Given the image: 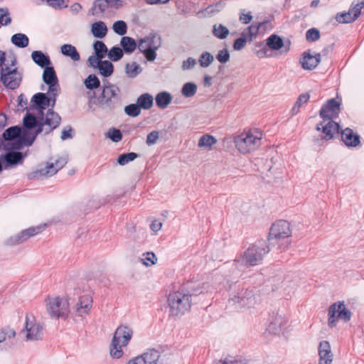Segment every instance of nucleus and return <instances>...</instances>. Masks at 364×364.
<instances>
[{"label":"nucleus","instance_id":"obj_1","mask_svg":"<svg viewBox=\"0 0 364 364\" xmlns=\"http://www.w3.org/2000/svg\"><path fill=\"white\" fill-rule=\"evenodd\" d=\"M203 294L198 284L187 282L176 291L171 292L168 296L169 316L173 317L181 316L188 312L191 307L192 297Z\"/></svg>","mask_w":364,"mask_h":364},{"label":"nucleus","instance_id":"obj_2","mask_svg":"<svg viewBox=\"0 0 364 364\" xmlns=\"http://www.w3.org/2000/svg\"><path fill=\"white\" fill-rule=\"evenodd\" d=\"M291 237L290 223L285 220H279L272 225L267 241L269 246H277V250L282 252L289 249L291 243Z\"/></svg>","mask_w":364,"mask_h":364},{"label":"nucleus","instance_id":"obj_3","mask_svg":"<svg viewBox=\"0 0 364 364\" xmlns=\"http://www.w3.org/2000/svg\"><path fill=\"white\" fill-rule=\"evenodd\" d=\"M341 105V101H338L334 98L327 100V102L322 105L319 111V115L323 119L329 120L327 124L322 127V129L321 130L324 134V136H321L322 139H332L335 132L337 133L340 132V124L332 119L338 117Z\"/></svg>","mask_w":364,"mask_h":364},{"label":"nucleus","instance_id":"obj_4","mask_svg":"<svg viewBox=\"0 0 364 364\" xmlns=\"http://www.w3.org/2000/svg\"><path fill=\"white\" fill-rule=\"evenodd\" d=\"M32 131L26 129L24 127L21 129L18 126L6 129L2 134V139L6 141L4 144V149L19 150L23 146H31L33 144H29L28 141L32 139Z\"/></svg>","mask_w":364,"mask_h":364},{"label":"nucleus","instance_id":"obj_5","mask_svg":"<svg viewBox=\"0 0 364 364\" xmlns=\"http://www.w3.org/2000/svg\"><path fill=\"white\" fill-rule=\"evenodd\" d=\"M269 251L270 247L266 240H257L244 252L241 262L247 267L255 266L263 260Z\"/></svg>","mask_w":364,"mask_h":364},{"label":"nucleus","instance_id":"obj_6","mask_svg":"<svg viewBox=\"0 0 364 364\" xmlns=\"http://www.w3.org/2000/svg\"><path fill=\"white\" fill-rule=\"evenodd\" d=\"M60 116L57 112H55L53 109H48L45 117L41 119V121L38 123L36 127L33 129L32 139L31 138V140L28 141V143L33 144L37 136L41 133H43L44 135H48L52 133L60 126Z\"/></svg>","mask_w":364,"mask_h":364},{"label":"nucleus","instance_id":"obj_7","mask_svg":"<svg viewBox=\"0 0 364 364\" xmlns=\"http://www.w3.org/2000/svg\"><path fill=\"white\" fill-rule=\"evenodd\" d=\"M120 90L108 81L104 82L102 93L97 98V105L103 109L113 110L120 102Z\"/></svg>","mask_w":364,"mask_h":364},{"label":"nucleus","instance_id":"obj_8","mask_svg":"<svg viewBox=\"0 0 364 364\" xmlns=\"http://www.w3.org/2000/svg\"><path fill=\"white\" fill-rule=\"evenodd\" d=\"M262 134L257 135L251 131L243 132L234 137L233 141L240 153L246 154L254 151L260 146Z\"/></svg>","mask_w":364,"mask_h":364},{"label":"nucleus","instance_id":"obj_9","mask_svg":"<svg viewBox=\"0 0 364 364\" xmlns=\"http://www.w3.org/2000/svg\"><path fill=\"white\" fill-rule=\"evenodd\" d=\"M161 37L155 33L141 38L138 43V49L149 62H153L156 58V50L161 47Z\"/></svg>","mask_w":364,"mask_h":364},{"label":"nucleus","instance_id":"obj_10","mask_svg":"<svg viewBox=\"0 0 364 364\" xmlns=\"http://www.w3.org/2000/svg\"><path fill=\"white\" fill-rule=\"evenodd\" d=\"M68 163L65 157H59L55 163H47L44 168L33 170L27 174L29 180H38L47 176H52Z\"/></svg>","mask_w":364,"mask_h":364},{"label":"nucleus","instance_id":"obj_11","mask_svg":"<svg viewBox=\"0 0 364 364\" xmlns=\"http://www.w3.org/2000/svg\"><path fill=\"white\" fill-rule=\"evenodd\" d=\"M351 316L352 313L346 309L344 301L335 302L328 308V325L332 328L336 326L338 320L347 322L350 320Z\"/></svg>","mask_w":364,"mask_h":364},{"label":"nucleus","instance_id":"obj_12","mask_svg":"<svg viewBox=\"0 0 364 364\" xmlns=\"http://www.w3.org/2000/svg\"><path fill=\"white\" fill-rule=\"evenodd\" d=\"M23 74L16 68H11L9 65L1 68L0 80L8 89H17L22 81Z\"/></svg>","mask_w":364,"mask_h":364},{"label":"nucleus","instance_id":"obj_13","mask_svg":"<svg viewBox=\"0 0 364 364\" xmlns=\"http://www.w3.org/2000/svg\"><path fill=\"white\" fill-rule=\"evenodd\" d=\"M24 329L26 331V337L28 341H38L42 339L43 326L36 321V318L33 314H26Z\"/></svg>","mask_w":364,"mask_h":364},{"label":"nucleus","instance_id":"obj_14","mask_svg":"<svg viewBox=\"0 0 364 364\" xmlns=\"http://www.w3.org/2000/svg\"><path fill=\"white\" fill-rule=\"evenodd\" d=\"M268 23H269V21L265 20L262 22L257 23L256 25L252 24L249 26L242 33L240 38L235 40L233 43L234 50H240L242 49L247 43V38H249V41H252V36L257 35L259 29Z\"/></svg>","mask_w":364,"mask_h":364},{"label":"nucleus","instance_id":"obj_15","mask_svg":"<svg viewBox=\"0 0 364 364\" xmlns=\"http://www.w3.org/2000/svg\"><path fill=\"white\" fill-rule=\"evenodd\" d=\"M68 304L63 301L59 297L52 299L47 304V309L51 317L59 318L67 316Z\"/></svg>","mask_w":364,"mask_h":364},{"label":"nucleus","instance_id":"obj_16","mask_svg":"<svg viewBox=\"0 0 364 364\" xmlns=\"http://www.w3.org/2000/svg\"><path fill=\"white\" fill-rule=\"evenodd\" d=\"M43 228L41 226L31 227L28 229L23 230L19 233L11 236L6 241L8 245H16L23 242L31 237H33L42 231Z\"/></svg>","mask_w":364,"mask_h":364},{"label":"nucleus","instance_id":"obj_17","mask_svg":"<svg viewBox=\"0 0 364 364\" xmlns=\"http://www.w3.org/2000/svg\"><path fill=\"white\" fill-rule=\"evenodd\" d=\"M6 151V153L1 156L5 168H9L23 164L25 155L22 152L12 149Z\"/></svg>","mask_w":364,"mask_h":364},{"label":"nucleus","instance_id":"obj_18","mask_svg":"<svg viewBox=\"0 0 364 364\" xmlns=\"http://www.w3.org/2000/svg\"><path fill=\"white\" fill-rule=\"evenodd\" d=\"M140 356L143 358L146 364H171L168 359L166 358L165 355H162L154 348L148 349Z\"/></svg>","mask_w":364,"mask_h":364},{"label":"nucleus","instance_id":"obj_19","mask_svg":"<svg viewBox=\"0 0 364 364\" xmlns=\"http://www.w3.org/2000/svg\"><path fill=\"white\" fill-rule=\"evenodd\" d=\"M321 61L320 53H311V50H307L302 53L299 62L304 70H312L317 67Z\"/></svg>","mask_w":364,"mask_h":364},{"label":"nucleus","instance_id":"obj_20","mask_svg":"<svg viewBox=\"0 0 364 364\" xmlns=\"http://www.w3.org/2000/svg\"><path fill=\"white\" fill-rule=\"evenodd\" d=\"M253 297L252 290L242 289L240 291L234 294L230 300L234 304H237L240 306H245L252 304Z\"/></svg>","mask_w":364,"mask_h":364},{"label":"nucleus","instance_id":"obj_21","mask_svg":"<svg viewBox=\"0 0 364 364\" xmlns=\"http://www.w3.org/2000/svg\"><path fill=\"white\" fill-rule=\"evenodd\" d=\"M38 110V115L27 112L23 119V127L28 130H33L41 119L45 117L44 111L46 109L36 108Z\"/></svg>","mask_w":364,"mask_h":364},{"label":"nucleus","instance_id":"obj_22","mask_svg":"<svg viewBox=\"0 0 364 364\" xmlns=\"http://www.w3.org/2000/svg\"><path fill=\"white\" fill-rule=\"evenodd\" d=\"M133 336V330L128 326L120 325L118 326L114 333L113 338L122 343V346H127L131 341Z\"/></svg>","mask_w":364,"mask_h":364},{"label":"nucleus","instance_id":"obj_23","mask_svg":"<svg viewBox=\"0 0 364 364\" xmlns=\"http://www.w3.org/2000/svg\"><path fill=\"white\" fill-rule=\"evenodd\" d=\"M318 364H331L333 361V353L328 341H321L318 346Z\"/></svg>","mask_w":364,"mask_h":364},{"label":"nucleus","instance_id":"obj_24","mask_svg":"<svg viewBox=\"0 0 364 364\" xmlns=\"http://www.w3.org/2000/svg\"><path fill=\"white\" fill-rule=\"evenodd\" d=\"M341 140L348 147H355L360 144V136L355 134L350 128H346L341 131Z\"/></svg>","mask_w":364,"mask_h":364},{"label":"nucleus","instance_id":"obj_25","mask_svg":"<svg viewBox=\"0 0 364 364\" xmlns=\"http://www.w3.org/2000/svg\"><path fill=\"white\" fill-rule=\"evenodd\" d=\"M92 297L90 295H82L80 296L79 301L76 304V313L78 316H82L84 314H88L92 306Z\"/></svg>","mask_w":364,"mask_h":364},{"label":"nucleus","instance_id":"obj_26","mask_svg":"<svg viewBox=\"0 0 364 364\" xmlns=\"http://www.w3.org/2000/svg\"><path fill=\"white\" fill-rule=\"evenodd\" d=\"M352 5L347 12L338 13L336 16V20L340 23H349L354 22L358 17V11H353Z\"/></svg>","mask_w":364,"mask_h":364},{"label":"nucleus","instance_id":"obj_27","mask_svg":"<svg viewBox=\"0 0 364 364\" xmlns=\"http://www.w3.org/2000/svg\"><path fill=\"white\" fill-rule=\"evenodd\" d=\"M31 102L35 108L46 109L50 107V98L47 93L38 92L31 98Z\"/></svg>","mask_w":364,"mask_h":364},{"label":"nucleus","instance_id":"obj_28","mask_svg":"<svg viewBox=\"0 0 364 364\" xmlns=\"http://www.w3.org/2000/svg\"><path fill=\"white\" fill-rule=\"evenodd\" d=\"M31 58L33 62L42 68H45L51 65V60L49 55L45 54L41 50H34L31 53Z\"/></svg>","mask_w":364,"mask_h":364},{"label":"nucleus","instance_id":"obj_29","mask_svg":"<svg viewBox=\"0 0 364 364\" xmlns=\"http://www.w3.org/2000/svg\"><path fill=\"white\" fill-rule=\"evenodd\" d=\"M91 32L94 37L103 38L107 33V27L103 21H97L92 24Z\"/></svg>","mask_w":364,"mask_h":364},{"label":"nucleus","instance_id":"obj_30","mask_svg":"<svg viewBox=\"0 0 364 364\" xmlns=\"http://www.w3.org/2000/svg\"><path fill=\"white\" fill-rule=\"evenodd\" d=\"M142 70V68L136 62L127 63L124 67L127 77L132 79L136 77Z\"/></svg>","mask_w":364,"mask_h":364},{"label":"nucleus","instance_id":"obj_31","mask_svg":"<svg viewBox=\"0 0 364 364\" xmlns=\"http://www.w3.org/2000/svg\"><path fill=\"white\" fill-rule=\"evenodd\" d=\"M43 80L48 85L58 83V77L53 66L49 65L44 68Z\"/></svg>","mask_w":364,"mask_h":364},{"label":"nucleus","instance_id":"obj_32","mask_svg":"<svg viewBox=\"0 0 364 364\" xmlns=\"http://www.w3.org/2000/svg\"><path fill=\"white\" fill-rule=\"evenodd\" d=\"M267 46L270 50H279L284 46L283 38L277 35L272 34L266 39Z\"/></svg>","mask_w":364,"mask_h":364},{"label":"nucleus","instance_id":"obj_33","mask_svg":"<svg viewBox=\"0 0 364 364\" xmlns=\"http://www.w3.org/2000/svg\"><path fill=\"white\" fill-rule=\"evenodd\" d=\"M120 46L123 52L126 53H132L136 47L138 48V44H136L135 40L129 36H123L120 41Z\"/></svg>","mask_w":364,"mask_h":364},{"label":"nucleus","instance_id":"obj_34","mask_svg":"<svg viewBox=\"0 0 364 364\" xmlns=\"http://www.w3.org/2000/svg\"><path fill=\"white\" fill-rule=\"evenodd\" d=\"M61 53L67 57L70 58L74 61H77L80 59V54L76 48L71 44H64L60 48Z\"/></svg>","mask_w":364,"mask_h":364},{"label":"nucleus","instance_id":"obj_35","mask_svg":"<svg viewBox=\"0 0 364 364\" xmlns=\"http://www.w3.org/2000/svg\"><path fill=\"white\" fill-rule=\"evenodd\" d=\"M122 346L116 338H112V342L109 346V354L110 356L114 359H119L123 355Z\"/></svg>","mask_w":364,"mask_h":364},{"label":"nucleus","instance_id":"obj_36","mask_svg":"<svg viewBox=\"0 0 364 364\" xmlns=\"http://www.w3.org/2000/svg\"><path fill=\"white\" fill-rule=\"evenodd\" d=\"M172 97L170 93L164 91L158 93L155 97L157 107L165 109L171 103Z\"/></svg>","mask_w":364,"mask_h":364},{"label":"nucleus","instance_id":"obj_37","mask_svg":"<svg viewBox=\"0 0 364 364\" xmlns=\"http://www.w3.org/2000/svg\"><path fill=\"white\" fill-rule=\"evenodd\" d=\"M153 97L149 93L141 95L136 100V103L141 109H149L153 106Z\"/></svg>","mask_w":364,"mask_h":364},{"label":"nucleus","instance_id":"obj_38","mask_svg":"<svg viewBox=\"0 0 364 364\" xmlns=\"http://www.w3.org/2000/svg\"><path fill=\"white\" fill-rule=\"evenodd\" d=\"M11 41L16 47L20 48H24L28 46L29 39L26 34L16 33L12 36Z\"/></svg>","mask_w":364,"mask_h":364},{"label":"nucleus","instance_id":"obj_39","mask_svg":"<svg viewBox=\"0 0 364 364\" xmlns=\"http://www.w3.org/2000/svg\"><path fill=\"white\" fill-rule=\"evenodd\" d=\"M97 69L100 74L105 77L111 76L114 73L113 64L107 60H102Z\"/></svg>","mask_w":364,"mask_h":364},{"label":"nucleus","instance_id":"obj_40","mask_svg":"<svg viewBox=\"0 0 364 364\" xmlns=\"http://www.w3.org/2000/svg\"><path fill=\"white\" fill-rule=\"evenodd\" d=\"M109 7L107 0H95L91 9L92 15L104 13Z\"/></svg>","mask_w":364,"mask_h":364},{"label":"nucleus","instance_id":"obj_41","mask_svg":"<svg viewBox=\"0 0 364 364\" xmlns=\"http://www.w3.org/2000/svg\"><path fill=\"white\" fill-rule=\"evenodd\" d=\"M84 85L87 90H94L100 87V81L95 75L90 74L85 79Z\"/></svg>","mask_w":364,"mask_h":364},{"label":"nucleus","instance_id":"obj_42","mask_svg":"<svg viewBox=\"0 0 364 364\" xmlns=\"http://www.w3.org/2000/svg\"><path fill=\"white\" fill-rule=\"evenodd\" d=\"M197 92V85L193 82L185 83L181 89V94L185 97H191L196 95Z\"/></svg>","mask_w":364,"mask_h":364},{"label":"nucleus","instance_id":"obj_43","mask_svg":"<svg viewBox=\"0 0 364 364\" xmlns=\"http://www.w3.org/2000/svg\"><path fill=\"white\" fill-rule=\"evenodd\" d=\"M309 97L310 95L308 93L301 94L291 109V115H296V114H298L302 103H307V102L309 100Z\"/></svg>","mask_w":364,"mask_h":364},{"label":"nucleus","instance_id":"obj_44","mask_svg":"<svg viewBox=\"0 0 364 364\" xmlns=\"http://www.w3.org/2000/svg\"><path fill=\"white\" fill-rule=\"evenodd\" d=\"M269 50V48L267 46V43L264 44V42L262 41L256 43L254 52L258 58H262L270 56L268 53Z\"/></svg>","mask_w":364,"mask_h":364},{"label":"nucleus","instance_id":"obj_45","mask_svg":"<svg viewBox=\"0 0 364 364\" xmlns=\"http://www.w3.org/2000/svg\"><path fill=\"white\" fill-rule=\"evenodd\" d=\"M93 49L95 55L104 58L107 54L108 49L106 45L101 41H95L93 43Z\"/></svg>","mask_w":364,"mask_h":364},{"label":"nucleus","instance_id":"obj_46","mask_svg":"<svg viewBox=\"0 0 364 364\" xmlns=\"http://www.w3.org/2000/svg\"><path fill=\"white\" fill-rule=\"evenodd\" d=\"M216 143L217 139L213 136L206 134L200 136L198 143V146L199 147L210 148Z\"/></svg>","mask_w":364,"mask_h":364},{"label":"nucleus","instance_id":"obj_47","mask_svg":"<svg viewBox=\"0 0 364 364\" xmlns=\"http://www.w3.org/2000/svg\"><path fill=\"white\" fill-rule=\"evenodd\" d=\"M139 155L138 154L134 152L123 153L119 155L117 158V163L120 166H124L129 162L135 160L137 157H139Z\"/></svg>","mask_w":364,"mask_h":364},{"label":"nucleus","instance_id":"obj_48","mask_svg":"<svg viewBox=\"0 0 364 364\" xmlns=\"http://www.w3.org/2000/svg\"><path fill=\"white\" fill-rule=\"evenodd\" d=\"M213 34L219 39H225L229 34V30L222 24L214 25L213 28Z\"/></svg>","mask_w":364,"mask_h":364},{"label":"nucleus","instance_id":"obj_49","mask_svg":"<svg viewBox=\"0 0 364 364\" xmlns=\"http://www.w3.org/2000/svg\"><path fill=\"white\" fill-rule=\"evenodd\" d=\"M107 55L110 60L117 62L122 58L124 52L118 46H114L109 50Z\"/></svg>","mask_w":364,"mask_h":364},{"label":"nucleus","instance_id":"obj_50","mask_svg":"<svg viewBox=\"0 0 364 364\" xmlns=\"http://www.w3.org/2000/svg\"><path fill=\"white\" fill-rule=\"evenodd\" d=\"M112 29L115 33L124 36L127 32V25L125 21L119 20L113 23Z\"/></svg>","mask_w":364,"mask_h":364},{"label":"nucleus","instance_id":"obj_51","mask_svg":"<svg viewBox=\"0 0 364 364\" xmlns=\"http://www.w3.org/2000/svg\"><path fill=\"white\" fill-rule=\"evenodd\" d=\"M124 110L127 115L132 117H136L141 114V108L137 103L125 106Z\"/></svg>","mask_w":364,"mask_h":364},{"label":"nucleus","instance_id":"obj_52","mask_svg":"<svg viewBox=\"0 0 364 364\" xmlns=\"http://www.w3.org/2000/svg\"><path fill=\"white\" fill-rule=\"evenodd\" d=\"M213 55L205 51L200 55L198 62L202 68H207L213 63Z\"/></svg>","mask_w":364,"mask_h":364},{"label":"nucleus","instance_id":"obj_53","mask_svg":"<svg viewBox=\"0 0 364 364\" xmlns=\"http://www.w3.org/2000/svg\"><path fill=\"white\" fill-rule=\"evenodd\" d=\"M282 316L276 317L274 321H271L269 325V331L274 334L277 333L284 325Z\"/></svg>","mask_w":364,"mask_h":364},{"label":"nucleus","instance_id":"obj_54","mask_svg":"<svg viewBox=\"0 0 364 364\" xmlns=\"http://www.w3.org/2000/svg\"><path fill=\"white\" fill-rule=\"evenodd\" d=\"M142 263L146 266H151L156 263L157 258L156 255L152 252H147L143 255Z\"/></svg>","mask_w":364,"mask_h":364},{"label":"nucleus","instance_id":"obj_55","mask_svg":"<svg viewBox=\"0 0 364 364\" xmlns=\"http://www.w3.org/2000/svg\"><path fill=\"white\" fill-rule=\"evenodd\" d=\"M320 31L316 28H311L306 32V39L309 42H315L320 38Z\"/></svg>","mask_w":364,"mask_h":364},{"label":"nucleus","instance_id":"obj_56","mask_svg":"<svg viewBox=\"0 0 364 364\" xmlns=\"http://www.w3.org/2000/svg\"><path fill=\"white\" fill-rule=\"evenodd\" d=\"M16 336V331L9 328H4L0 331V343L4 342L6 338L11 339Z\"/></svg>","mask_w":364,"mask_h":364},{"label":"nucleus","instance_id":"obj_57","mask_svg":"<svg viewBox=\"0 0 364 364\" xmlns=\"http://www.w3.org/2000/svg\"><path fill=\"white\" fill-rule=\"evenodd\" d=\"M230 53L227 48H223L218 51V54L216 55L215 58L220 63H226L230 60Z\"/></svg>","mask_w":364,"mask_h":364},{"label":"nucleus","instance_id":"obj_58","mask_svg":"<svg viewBox=\"0 0 364 364\" xmlns=\"http://www.w3.org/2000/svg\"><path fill=\"white\" fill-rule=\"evenodd\" d=\"M108 137L114 142H118L122 139V134L118 129L113 128L108 132Z\"/></svg>","mask_w":364,"mask_h":364},{"label":"nucleus","instance_id":"obj_59","mask_svg":"<svg viewBox=\"0 0 364 364\" xmlns=\"http://www.w3.org/2000/svg\"><path fill=\"white\" fill-rule=\"evenodd\" d=\"M159 137V132L158 131H152L148 134L146 137V144L149 146L153 145L156 143Z\"/></svg>","mask_w":364,"mask_h":364},{"label":"nucleus","instance_id":"obj_60","mask_svg":"<svg viewBox=\"0 0 364 364\" xmlns=\"http://www.w3.org/2000/svg\"><path fill=\"white\" fill-rule=\"evenodd\" d=\"M102 58H100L97 55H90L88 58L87 63L89 66L95 69H97L101 62L102 61Z\"/></svg>","mask_w":364,"mask_h":364},{"label":"nucleus","instance_id":"obj_61","mask_svg":"<svg viewBox=\"0 0 364 364\" xmlns=\"http://www.w3.org/2000/svg\"><path fill=\"white\" fill-rule=\"evenodd\" d=\"M196 65V60L189 57L186 60L183 62L182 68L183 70H190Z\"/></svg>","mask_w":364,"mask_h":364},{"label":"nucleus","instance_id":"obj_62","mask_svg":"<svg viewBox=\"0 0 364 364\" xmlns=\"http://www.w3.org/2000/svg\"><path fill=\"white\" fill-rule=\"evenodd\" d=\"M60 138L62 140H66L68 139L73 138V129L71 127L68 126L62 131Z\"/></svg>","mask_w":364,"mask_h":364},{"label":"nucleus","instance_id":"obj_63","mask_svg":"<svg viewBox=\"0 0 364 364\" xmlns=\"http://www.w3.org/2000/svg\"><path fill=\"white\" fill-rule=\"evenodd\" d=\"M109 7L112 9H118L123 6L124 0H107Z\"/></svg>","mask_w":364,"mask_h":364},{"label":"nucleus","instance_id":"obj_64","mask_svg":"<svg viewBox=\"0 0 364 364\" xmlns=\"http://www.w3.org/2000/svg\"><path fill=\"white\" fill-rule=\"evenodd\" d=\"M252 19V16L251 14V12H248L247 14H241L240 16V21L242 22V23L247 24L249 23Z\"/></svg>","mask_w":364,"mask_h":364}]
</instances>
